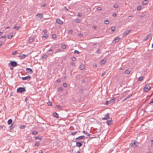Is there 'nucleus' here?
<instances>
[{
    "mask_svg": "<svg viewBox=\"0 0 153 153\" xmlns=\"http://www.w3.org/2000/svg\"><path fill=\"white\" fill-rule=\"evenodd\" d=\"M37 133H38V132L37 131H34L32 132V134L33 135H35V134H37Z\"/></svg>",
    "mask_w": 153,
    "mask_h": 153,
    "instance_id": "de8ad7c7",
    "label": "nucleus"
},
{
    "mask_svg": "<svg viewBox=\"0 0 153 153\" xmlns=\"http://www.w3.org/2000/svg\"><path fill=\"white\" fill-rule=\"evenodd\" d=\"M13 35L12 34V35H9L8 36V38L9 39H11L13 36Z\"/></svg>",
    "mask_w": 153,
    "mask_h": 153,
    "instance_id": "37998d69",
    "label": "nucleus"
},
{
    "mask_svg": "<svg viewBox=\"0 0 153 153\" xmlns=\"http://www.w3.org/2000/svg\"><path fill=\"white\" fill-rule=\"evenodd\" d=\"M83 142H76V146L78 147H80L82 146V143Z\"/></svg>",
    "mask_w": 153,
    "mask_h": 153,
    "instance_id": "39448f33",
    "label": "nucleus"
},
{
    "mask_svg": "<svg viewBox=\"0 0 153 153\" xmlns=\"http://www.w3.org/2000/svg\"><path fill=\"white\" fill-rule=\"evenodd\" d=\"M118 6L117 4H114L113 6V7L115 8H117L118 7Z\"/></svg>",
    "mask_w": 153,
    "mask_h": 153,
    "instance_id": "5fc2aeb1",
    "label": "nucleus"
},
{
    "mask_svg": "<svg viewBox=\"0 0 153 153\" xmlns=\"http://www.w3.org/2000/svg\"><path fill=\"white\" fill-rule=\"evenodd\" d=\"M25 127V126L21 125L20 127V128L21 129H24Z\"/></svg>",
    "mask_w": 153,
    "mask_h": 153,
    "instance_id": "c9c22d12",
    "label": "nucleus"
},
{
    "mask_svg": "<svg viewBox=\"0 0 153 153\" xmlns=\"http://www.w3.org/2000/svg\"><path fill=\"white\" fill-rule=\"evenodd\" d=\"M109 102L108 101H106L105 104L108 105L109 103Z\"/></svg>",
    "mask_w": 153,
    "mask_h": 153,
    "instance_id": "774afa93",
    "label": "nucleus"
},
{
    "mask_svg": "<svg viewBox=\"0 0 153 153\" xmlns=\"http://www.w3.org/2000/svg\"><path fill=\"white\" fill-rule=\"evenodd\" d=\"M22 80H29L31 79V77L30 76L28 75L27 76H25V77H22Z\"/></svg>",
    "mask_w": 153,
    "mask_h": 153,
    "instance_id": "20e7f679",
    "label": "nucleus"
},
{
    "mask_svg": "<svg viewBox=\"0 0 153 153\" xmlns=\"http://www.w3.org/2000/svg\"><path fill=\"white\" fill-rule=\"evenodd\" d=\"M141 8V6L140 5H139L137 7V9L138 10H140Z\"/></svg>",
    "mask_w": 153,
    "mask_h": 153,
    "instance_id": "a878e982",
    "label": "nucleus"
},
{
    "mask_svg": "<svg viewBox=\"0 0 153 153\" xmlns=\"http://www.w3.org/2000/svg\"><path fill=\"white\" fill-rule=\"evenodd\" d=\"M150 83H147L145 86L144 88V91L146 92H148L151 89Z\"/></svg>",
    "mask_w": 153,
    "mask_h": 153,
    "instance_id": "f257e3e1",
    "label": "nucleus"
},
{
    "mask_svg": "<svg viewBox=\"0 0 153 153\" xmlns=\"http://www.w3.org/2000/svg\"><path fill=\"white\" fill-rule=\"evenodd\" d=\"M27 56L26 55L23 54L22 55H19V57L21 59H23L25 58V57H26Z\"/></svg>",
    "mask_w": 153,
    "mask_h": 153,
    "instance_id": "dca6fc26",
    "label": "nucleus"
},
{
    "mask_svg": "<svg viewBox=\"0 0 153 153\" xmlns=\"http://www.w3.org/2000/svg\"><path fill=\"white\" fill-rule=\"evenodd\" d=\"M58 90L59 91H61L62 90V87H59L58 88Z\"/></svg>",
    "mask_w": 153,
    "mask_h": 153,
    "instance_id": "a18cd8bd",
    "label": "nucleus"
},
{
    "mask_svg": "<svg viewBox=\"0 0 153 153\" xmlns=\"http://www.w3.org/2000/svg\"><path fill=\"white\" fill-rule=\"evenodd\" d=\"M63 86L65 87H67V84L66 83H64L63 84Z\"/></svg>",
    "mask_w": 153,
    "mask_h": 153,
    "instance_id": "603ef678",
    "label": "nucleus"
},
{
    "mask_svg": "<svg viewBox=\"0 0 153 153\" xmlns=\"http://www.w3.org/2000/svg\"><path fill=\"white\" fill-rule=\"evenodd\" d=\"M101 62L102 64H104L105 62V60H104L103 59H102L101 60Z\"/></svg>",
    "mask_w": 153,
    "mask_h": 153,
    "instance_id": "8fccbe9b",
    "label": "nucleus"
},
{
    "mask_svg": "<svg viewBox=\"0 0 153 153\" xmlns=\"http://www.w3.org/2000/svg\"><path fill=\"white\" fill-rule=\"evenodd\" d=\"M130 31V30H127L125 31L123 33V36H125L127 35L129 33Z\"/></svg>",
    "mask_w": 153,
    "mask_h": 153,
    "instance_id": "4468645a",
    "label": "nucleus"
},
{
    "mask_svg": "<svg viewBox=\"0 0 153 153\" xmlns=\"http://www.w3.org/2000/svg\"><path fill=\"white\" fill-rule=\"evenodd\" d=\"M76 22L77 23H79L80 22V21L79 19H77L76 20Z\"/></svg>",
    "mask_w": 153,
    "mask_h": 153,
    "instance_id": "052dcab7",
    "label": "nucleus"
},
{
    "mask_svg": "<svg viewBox=\"0 0 153 153\" xmlns=\"http://www.w3.org/2000/svg\"><path fill=\"white\" fill-rule=\"evenodd\" d=\"M6 37V36L5 35H4L3 36H2V37H1V39H2V38H4V39H5Z\"/></svg>",
    "mask_w": 153,
    "mask_h": 153,
    "instance_id": "69168bd1",
    "label": "nucleus"
},
{
    "mask_svg": "<svg viewBox=\"0 0 153 153\" xmlns=\"http://www.w3.org/2000/svg\"><path fill=\"white\" fill-rule=\"evenodd\" d=\"M61 48L63 49H65L66 48V45L65 44H63L61 45Z\"/></svg>",
    "mask_w": 153,
    "mask_h": 153,
    "instance_id": "b1692460",
    "label": "nucleus"
},
{
    "mask_svg": "<svg viewBox=\"0 0 153 153\" xmlns=\"http://www.w3.org/2000/svg\"><path fill=\"white\" fill-rule=\"evenodd\" d=\"M48 35H47V34H44L43 36H42V37L43 38H45V39H46L48 38Z\"/></svg>",
    "mask_w": 153,
    "mask_h": 153,
    "instance_id": "c756f323",
    "label": "nucleus"
},
{
    "mask_svg": "<svg viewBox=\"0 0 153 153\" xmlns=\"http://www.w3.org/2000/svg\"><path fill=\"white\" fill-rule=\"evenodd\" d=\"M26 70L27 72L29 73H32L33 72L32 70L30 68H27L26 69Z\"/></svg>",
    "mask_w": 153,
    "mask_h": 153,
    "instance_id": "f8f14e48",
    "label": "nucleus"
},
{
    "mask_svg": "<svg viewBox=\"0 0 153 153\" xmlns=\"http://www.w3.org/2000/svg\"><path fill=\"white\" fill-rule=\"evenodd\" d=\"M20 27L19 26H15L13 27V28L16 29V30H18L20 28Z\"/></svg>",
    "mask_w": 153,
    "mask_h": 153,
    "instance_id": "5701e85b",
    "label": "nucleus"
},
{
    "mask_svg": "<svg viewBox=\"0 0 153 153\" xmlns=\"http://www.w3.org/2000/svg\"><path fill=\"white\" fill-rule=\"evenodd\" d=\"M52 37L53 39H55L56 38V36L55 34H53L52 35Z\"/></svg>",
    "mask_w": 153,
    "mask_h": 153,
    "instance_id": "79ce46f5",
    "label": "nucleus"
},
{
    "mask_svg": "<svg viewBox=\"0 0 153 153\" xmlns=\"http://www.w3.org/2000/svg\"><path fill=\"white\" fill-rule=\"evenodd\" d=\"M43 32L45 33H47V31L45 29H44V30H43L42 31Z\"/></svg>",
    "mask_w": 153,
    "mask_h": 153,
    "instance_id": "0e129e2a",
    "label": "nucleus"
},
{
    "mask_svg": "<svg viewBox=\"0 0 153 153\" xmlns=\"http://www.w3.org/2000/svg\"><path fill=\"white\" fill-rule=\"evenodd\" d=\"M82 132L83 133H84V134H86L87 136H88L89 137V138H93V137H90V136H91V135L90 134L88 133L87 131H82Z\"/></svg>",
    "mask_w": 153,
    "mask_h": 153,
    "instance_id": "1a4fd4ad",
    "label": "nucleus"
},
{
    "mask_svg": "<svg viewBox=\"0 0 153 153\" xmlns=\"http://www.w3.org/2000/svg\"><path fill=\"white\" fill-rule=\"evenodd\" d=\"M61 49H59L58 50H57L56 52L55 53H56L57 52H59L61 51Z\"/></svg>",
    "mask_w": 153,
    "mask_h": 153,
    "instance_id": "864d4df0",
    "label": "nucleus"
},
{
    "mask_svg": "<svg viewBox=\"0 0 153 153\" xmlns=\"http://www.w3.org/2000/svg\"><path fill=\"white\" fill-rule=\"evenodd\" d=\"M74 53H78V54H79V52L77 51V50H75L74 51Z\"/></svg>",
    "mask_w": 153,
    "mask_h": 153,
    "instance_id": "09e8293b",
    "label": "nucleus"
},
{
    "mask_svg": "<svg viewBox=\"0 0 153 153\" xmlns=\"http://www.w3.org/2000/svg\"><path fill=\"white\" fill-rule=\"evenodd\" d=\"M47 56L45 54L44 55L42 56V57L43 59H47Z\"/></svg>",
    "mask_w": 153,
    "mask_h": 153,
    "instance_id": "72a5a7b5",
    "label": "nucleus"
},
{
    "mask_svg": "<svg viewBox=\"0 0 153 153\" xmlns=\"http://www.w3.org/2000/svg\"><path fill=\"white\" fill-rule=\"evenodd\" d=\"M39 142L36 141L35 143V146H38L39 145Z\"/></svg>",
    "mask_w": 153,
    "mask_h": 153,
    "instance_id": "c03bdc74",
    "label": "nucleus"
},
{
    "mask_svg": "<svg viewBox=\"0 0 153 153\" xmlns=\"http://www.w3.org/2000/svg\"><path fill=\"white\" fill-rule=\"evenodd\" d=\"M96 52L98 54H100V49H98L96 51Z\"/></svg>",
    "mask_w": 153,
    "mask_h": 153,
    "instance_id": "6e6d98bb",
    "label": "nucleus"
},
{
    "mask_svg": "<svg viewBox=\"0 0 153 153\" xmlns=\"http://www.w3.org/2000/svg\"><path fill=\"white\" fill-rule=\"evenodd\" d=\"M15 127V125H13V124L12 123L11 125L9 126L10 130H11L13 128Z\"/></svg>",
    "mask_w": 153,
    "mask_h": 153,
    "instance_id": "4be33fe9",
    "label": "nucleus"
},
{
    "mask_svg": "<svg viewBox=\"0 0 153 153\" xmlns=\"http://www.w3.org/2000/svg\"><path fill=\"white\" fill-rule=\"evenodd\" d=\"M12 120L11 119H10L7 121V123L9 125L12 123Z\"/></svg>",
    "mask_w": 153,
    "mask_h": 153,
    "instance_id": "412c9836",
    "label": "nucleus"
},
{
    "mask_svg": "<svg viewBox=\"0 0 153 153\" xmlns=\"http://www.w3.org/2000/svg\"><path fill=\"white\" fill-rule=\"evenodd\" d=\"M132 94H129V95H128V97H127L125 98L126 99V100L128 99L129 98H130V97H131L132 96Z\"/></svg>",
    "mask_w": 153,
    "mask_h": 153,
    "instance_id": "2f4dec72",
    "label": "nucleus"
},
{
    "mask_svg": "<svg viewBox=\"0 0 153 153\" xmlns=\"http://www.w3.org/2000/svg\"><path fill=\"white\" fill-rule=\"evenodd\" d=\"M111 30L112 31H115V27L114 26H112L111 27Z\"/></svg>",
    "mask_w": 153,
    "mask_h": 153,
    "instance_id": "c85d7f7f",
    "label": "nucleus"
},
{
    "mask_svg": "<svg viewBox=\"0 0 153 153\" xmlns=\"http://www.w3.org/2000/svg\"><path fill=\"white\" fill-rule=\"evenodd\" d=\"M97 10H102V8L100 7H98L97 8Z\"/></svg>",
    "mask_w": 153,
    "mask_h": 153,
    "instance_id": "13d9d810",
    "label": "nucleus"
},
{
    "mask_svg": "<svg viewBox=\"0 0 153 153\" xmlns=\"http://www.w3.org/2000/svg\"><path fill=\"white\" fill-rule=\"evenodd\" d=\"M85 66L83 64H82L80 65L79 66V68L81 70H83L85 68Z\"/></svg>",
    "mask_w": 153,
    "mask_h": 153,
    "instance_id": "9b49d317",
    "label": "nucleus"
},
{
    "mask_svg": "<svg viewBox=\"0 0 153 153\" xmlns=\"http://www.w3.org/2000/svg\"><path fill=\"white\" fill-rule=\"evenodd\" d=\"M130 71H129L128 70H127L126 71L125 73L126 74H130Z\"/></svg>",
    "mask_w": 153,
    "mask_h": 153,
    "instance_id": "f704fd0d",
    "label": "nucleus"
},
{
    "mask_svg": "<svg viewBox=\"0 0 153 153\" xmlns=\"http://www.w3.org/2000/svg\"><path fill=\"white\" fill-rule=\"evenodd\" d=\"M53 116L56 118H57L59 117V114L56 112H54L53 114Z\"/></svg>",
    "mask_w": 153,
    "mask_h": 153,
    "instance_id": "f3484780",
    "label": "nucleus"
},
{
    "mask_svg": "<svg viewBox=\"0 0 153 153\" xmlns=\"http://www.w3.org/2000/svg\"><path fill=\"white\" fill-rule=\"evenodd\" d=\"M10 64V65L12 67H15L18 65L16 62L15 61H10V63H9L8 65H9Z\"/></svg>",
    "mask_w": 153,
    "mask_h": 153,
    "instance_id": "7ed1b4c3",
    "label": "nucleus"
},
{
    "mask_svg": "<svg viewBox=\"0 0 153 153\" xmlns=\"http://www.w3.org/2000/svg\"><path fill=\"white\" fill-rule=\"evenodd\" d=\"M112 122V120L111 119L110 120H107L106 121V123L108 125H110L111 124Z\"/></svg>",
    "mask_w": 153,
    "mask_h": 153,
    "instance_id": "a211bd4d",
    "label": "nucleus"
},
{
    "mask_svg": "<svg viewBox=\"0 0 153 153\" xmlns=\"http://www.w3.org/2000/svg\"><path fill=\"white\" fill-rule=\"evenodd\" d=\"M147 0H144L142 4L143 5H146L147 4Z\"/></svg>",
    "mask_w": 153,
    "mask_h": 153,
    "instance_id": "bb28decb",
    "label": "nucleus"
},
{
    "mask_svg": "<svg viewBox=\"0 0 153 153\" xmlns=\"http://www.w3.org/2000/svg\"><path fill=\"white\" fill-rule=\"evenodd\" d=\"M151 34H148L145 37V39H144V41H146V40H147L148 39H149V37L150 36H151Z\"/></svg>",
    "mask_w": 153,
    "mask_h": 153,
    "instance_id": "6ab92c4d",
    "label": "nucleus"
},
{
    "mask_svg": "<svg viewBox=\"0 0 153 153\" xmlns=\"http://www.w3.org/2000/svg\"><path fill=\"white\" fill-rule=\"evenodd\" d=\"M71 60L74 61L76 60V58L75 57H73L71 58Z\"/></svg>",
    "mask_w": 153,
    "mask_h": 153,
    "instance_id": "a19ab883",
    "label": "nucleus"
},
{
    "mask_svg": "<svg viewBox=\"0 0 153 153\" xmlns=\"http://www.w3.org/2000/svg\"><path fill=\"white\" fill-rule=\"evenodd\" d=\"M77 16L79 17H81L82 16V14L81 13H79L77 15Z\"/></svg>",
    "mask_w": 153,
    "mask_h": 153,
    "instance_id": "4d7b16f0",
    "label": "nucleus"
},
{
    "mask_svg": "<svg viewBox=\"0 0 153 153\" xmlns=\"http://www.w3.org/2000/svg\"><path fill=\"white\" fill-rule=\"evenodd\" d=\"M109 21H108V20H105V24H106V25H107L108 24H109Z\"/></svg>",
    "mask_w": 153,
    "mask_h": 153,
    "instance_id": "58836bf2",
    "label": "nucleus"
},
{
    "mask_svg": "<svg viewBox=\"0 0 153 153\" xmlns=\"http://www.w3.org/2000/svg\"><path fill=\"white\" fill-rule=\"evenodd\" d=\"M72 32H73V30H69L68 31V33L69 34H71L72 33Z\"/></svg>",
    "mask_w": 153,
    "mask_h": 153,
    "instance_id": "bf43d9fd",
    "label": "nucleus"
},
{
    "mask_svg": "<svg viewBox=\"0 0 153 153\" xmlns=\"http://www.w3.org/2000/svg\"><path fill=\"white\" fill-rule=\"evenodd\" d=\"M85 137L84 136H80L75 138V140H82L84 139Z\"/></svg>",
    "mask_w": 153,
    "mask_h": 153,
    "instance_id": "423d86ee",
    "label": "nucleus"
},
{
    "mask_svg": "<svg viewBox=\"0 0 153 153\" xmlns=\"http://www.w3.org/2000/svg\"><path fill=\"white\" fill-rule=\"evenodd\" d=\"M143 79V78L142 76H140L139 77L138 79V80L140 81H141Z\"/></svg>",
    "mask_w": 153,
    "mask_h": 153,
    "instance_id": "e433bc0d",
    "label": "nucleus"
},
{
    "mask_svg": "<svg viewBox=\"0 0 153 153\" xmlns=\"http://www.w3.org/2000/svg\"><path fill=\"white\" fill-rule=\"evenodd\" d=\"M115 100V99L113 98V99H111L109 100V102L112 103Z\"/></svg>",
    "mask_w": 153,
    "mask_h": 153,
    "instance_id": "393cba45",
    "label": "nucleus"
},
{
    "mask_svg": "<svg viewBox=\"0 0 153 153\" xmlns=\"http://www.w3.org/2000/svg\"><path fill=\"white\" fill-rule=\"evenodd\" d=\"M132 94H129V95H128V97H127L125 98L126 99V100L128 99L129 98H130V97H131L132 96Z\"/></svg>",
    "mask_w": 153,
    "mask_h": 153,
    "instance_id": "473e14b6",
    "label": "nucleus"
},
{
    "mask_svg": "<svg viewBox=\"0 0 153 153\" xmlns=\"http://www.w3.org/2000/svg\"><path fill=\"white\" fill-rule=\"evenodd\" d=\"M56 82L58 83H60L61 82V80L59 79H58L56 80Z\"/></svg>",
    "mask_w": 153,
    "mask_h": 153,
    "instance_id": "338daca9",
    "label": "nucleus"
},
{
    "mask_svg": "<svg viewBox=\"0 0 153 153\" xmlns=\"http://www.w3.org/2000/svg\"><path fill=\"white\" fill-rule=\"evenodd\" d=\"M130 145L131 146H133L134 145L136 147H137L138 146V142L136 143L135 142H134L133 143H131Z\"/></svg>",
    "mask_w": 153,
    "mask_h": 153,
    "instance_id": "6e6552de",
    "label": "nucleus"
},
{
    "mask_svg": "<svg viewBox=\"0 0 153 153\" xmlns=\"http://www.w3.org/2000/svg\"><path fill=\"white\" fill-rule=\"evenodd\" d=\"M56 22L57 23L60 25H62L63 23V22L59 19H56Z\"/></svg>",
    "mask_w": 153,
    "mask_h": 153,
    "instance_id": "9d476101",
    "label": "nucleus"
},
{
    "mask_svg": "<svg viewBox=\"0 0 153 153\" xmlns=\"http://www.w3.org/2000/svg\"><path fill=\"white\" fill-rule=\"evenodd\" d=\"M36 16L39 17L40 19H41L43 17V15L41 13H39L36 15Z\"/></svg>",
    "mask_w": 153,
    "mask_h": 153,
    "instance_id": "2eb2a0df",
    "label": "nucleus"
},
{
    "mask_svg": "<svg viewBox=\"0 0 153 153\" xmlns=\"http://www.w3.org/2000/svg\"><path fill=\"white\" fill-rule=\"evenodd\" d=\"M105 73H106L105 71L101 75V76H104L105 75Z\"/></svg>",
    "mask_w": 153,
    "mask_h": 153,
    "instance_id": "e2e57ef3",
    "label": "nucleus"
},
{
    "mask_svg": "<svg viewBox=\"0 0 153 153\" xmlns=\"http://www.w3.org/2000/svg\"><path fill=\"white\" fill-rule=\"evenodd\" d=\"M41 138L39 137H35V140H41Z\"/></svg>",
    "mask_w": 153,
    "mask_h": 153,
    "instance_id": "49530a36",
    "label": "nucleus"
},
{
    "mask_svg": "<svg viewBox=\"0 0 153 153\" xmlns=\"http://www.w3.org/2000/svg\"><path fill=\"white\" fill-rule=\"evenodd\" d=\"M120 39L118 36H117L115 38L114 41V43H116L118 42L120 40Z\"/></svg>",
    "mask_w": 153,
    "mask_h": 153,
    "instance_id": "ddd939ff",
    "label": "nucleus"
},
{
    "mask_svg": "<svg viewBox=\"0 0 153 153\" xmlns=\"http://www.w3.org/2000/svg\"><path fill=\"white\" fill-rule=\"evenodd\" d=\"M17 53V51H14L12 52V55H15Z\"/></svg>",
    "mask_w": 153,
    "mask_h": 153,
    "instance_id": "ea45409f",
    "label": "nucleus"
},
{
    "mask_svg": "<svg viewBox=\"0 0 153 153\" xmlns=\"http://www.w3.org/2000/svg\"><path fill=\"white\" fill-rule=\"evenodd\" d=\"M34 40L33 38H30L28 40V42L29 43H31Z\"/></svg>",
    "mask_w": 153,
    "mask_h": 153,
    "instance_id": "aec40b11",
    "label": "nucleus"
},
{
    "mask_svg": "<svg viewBox=\"0 0 153 153\" xmlns=\"http://www.w3.org/2000/svg\"><path fill=\"white\" fill-rule=\"evenodd\" d=\"M109 118V113H107L105 115V117H104L102 118V119L103 120H106L108 119Z\"/></svg>",
    "mask_w": 153,
    "mask_h": 153,
    "instance_id": "0eeeda50",
    "label": "nucleus"
},
{
    "mask_svg": "<svg viewBox=\"0 0 153 153\" xmlns=\"http://www.w3.org/2000/svg\"><path fill=\"white\" fill-rule=\"evenodd\" d=\"M132 94H129V95H128V97H127L125 98L126 99V100L128 99L129 98H130V97H131L132 96Z\"/></svg>",
    "mask_w": 153,
    "mask_h": 153,
    "instance_id": "7c9ffc66",
    "label": "nucleus"
},
{
    "mask_svg": "<svg viewBox=\"0 0 153 153\" xmlns=\"http://www.w3.org/2000/svg\"><path fill=\"white\" fill-rule=\"evenodd\" d=\"M56 106L58 108L62 109V107L61 105H56Z\"/></svg>",
    "mask_w": 153,
    "mask_h": 153,
    "instance_id": "4c0bfd02",
    "label": "nucleus"
},
{
    "mask_svg": "<svg viewBox=\"0 0 153 153\" xmlns=\"http://www.w3.org/2000/svg\"><path fill=\"white\" fill-rule=\"evenodd\" d=\"M26 91L25 88V87H19L17 90V92L18 93H22L23 92Z\"/></svg>",
    "mask_w": 153,
    "mask_h": 153,
    "instance_id": "f03ea898",
    "label": "nucleus"
},
{
    "mask_svg": "<svg viewBox=\"0 0 153 153\" xmlns=\"http://www.w3.org/2000/svg\"><path fill=\"white\" fill-rule=\"evenodd\" d=\"M77 131H75L74 132H72L71 133V135H74L75 134H76L77 133Z\"/></svg>",
    "mask_w": 153,
    "mask_h": 153,
    "instance_id": "cd10ccee",
    "label": "nucleus"
},
{
    "mask_svg": "<svg viewBox=\"0 0 153 153\" xmlns=\"http://www.w3.org/2000/svg\"><path fill=\"white\" fill-rule=\"evenodd\" d=\"M47 104H48V105H52V102H48V103H47Z\"/></svg>",
    "mask_w": 153,
    "mask_h": 153,
    "instance_id": "3c124183",
    "label": "nucleus"
},
{
    "mask_svg": "<svg viewBox=\"0 0 153 153\" xmlns=\"http://www.w3.org/2000/svg\"><path fill=\"white\" fill-rule=\"evenodd\" d=\"M152 103H153V98L151 99L150 102L149 103L151 104Z\"/></svg>",
    "mask_w": 153,
    "mask_h": 153,
    "instance_id": "680f3d73",
    "label": "nucleus"
}]
</instances>
